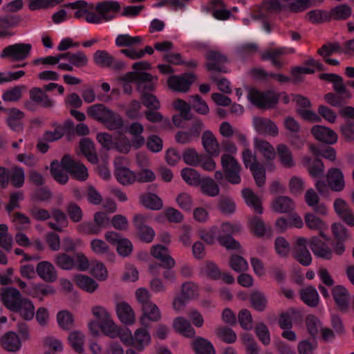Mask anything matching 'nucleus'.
Segmentation results:
<instances>
[{"label":"nucleus","instance_id":"obj_37","mask_svg":"<svg viewBox=\"0 0 354 354\" xmlns=\"http://www.w3.org/2000/svg\"><path fill=\"white\" fill-rule=\"evenodd\" d=\"M109 109L103 104H95L88 107L87 115L93 120L102 123Z\"/></svg>","mask_w":354,"mask_h":354},{"label":"nucleus","instance_id":"obj_12","mask_svg":"<svg viewBox=\"0 0 354 354\" xmlns=\"http://www.w3.org/2000/svg\"><path fill=\"white\" fill-rule=\"evenodd\" d=\"M315 138L328 145L335 144L337 140V134L331 129L322 125H315L311 129Z\"/></svg>","mask_w":354,"mask_h":354},{"label":"nucleus","instance_id":"obj_30","mask_svg":"<svg viewBox=\"0 0 354 354\" xmlns=\"http://www.w3.org/2000/svg\"><path fill=\"white\" fill-rule=\"evenodd\" d=\"M192 347L196 354H216L212 344L201 337H197L194 339Z\"/></svg>","mask_w":354,"mask_h":354},{"label":"nucleus","instance_id":"obj_14","mask_svg":"<svg viewBox=\"0 0 354 354\" xmlns=\"http://www.w3.org/2000/svg\"><path fill=\"white\" fill-rule=\"evenodd\" d=\"M142 315L140 322L143 327L149 328L150 326L149 321L158 322L161 319V314L158 306L150 302L142 307Z\"/></svg>","mask_w":354,"mask_h":354},{"label":"nucleus","instance_id":"obj_39","mask_svg":"<svg viewBox=\"0 0 354 354\" xmlns=\"http://www.w3.org/2000/svg\"><path fill=\"white\" fill-rule=\"evenodd\" d=\"M277 151L279 160L285 167L290 168L295 165L292 152L286 145L279 144L277 147Z\"/></svg>","mask_w":354,"mask_h":354},{"label":"nucleus","instance_id":"obj_55","mask_svg":"<svg viewBox=\"0 0 354 354\" xmlns=\"http://www.w3.org/2000/svg\"><path fill=\"white\" fill-rule=\"evenodd\" d=\"M66 210L70 219L73 222L78 223L82 221L83 218V212L81 207L76 203H68Z\"/></svg>","mask_w":354,"mask_h":354},{"label":"nucleus","instance_id":"obj_13","mask_svg":"<svg viewBox=\"0 0 354 354\" xmlns=\"http://www.w3.org/2000/svg\"><path fill=\"white\" fill-rule=\"evenodd\" d=\"M253 125L255 130L259 134L276 136L279 133V130L275 123L268 118L254 117L253 118Z\"/></svg>","mask_w":354,"mask_h":354},{"label":"nucleus","instance_id":"obj_9","mask_svg":"<svg viewBox=\"0 0 354 354\" xmlns=\"http://www.w3.org/2000/svg\"><path fill=\"white\" fill-rule=\"evenodd\" d=\"M306 244V239L299 237L292 250V257L303 266H308L312 263V257Z\"/></svg>","mask_w":354,"mask_h":354},{"label":"nucleus","instance_id":"obj_32","mask_svg":"<svg viewBox=\"0 0 354 354\" xmlns=\"http://www.w3.org/2000/svg\"><path fill=\"white\" fill-rule=\"evenodd\" d=\"M115 176L118 181L123 185L132 184L136 179V174L126 167H117Z\"/></svg>","mask_w":354,"mask_h":354},{"label":"nucleus","instance_id":"obj_16","mask_svg":"<svg viewBox=\"0 0 354 354\" xmlns=\"http://www.w3.org/2000/svg\"><path fill=\"white\" fill-rule=\"evenodd\" d=\"M326 180L328 187L334 192H341L345 187L343 173L338 168H330L328 171Z\"/></svg>","mask_w":354,"mask_h":354},{"label":"nucleus","instance_id":"obj_63","mask_svg":"<svg viewBox=\"0 0 354 354\" xmlns=\"http://www.w3.org/2000/svg\"><path fill=\"white\" fill-rule=\"evenodd\" d=\"M351 15V8L347 5L336 6L331 10L330 15L335 20H342L348 18Z\"/></svg>","mask_w":354,"mask_h":354},{"label":"nucleus","instance_id":"obj_35","mask_svg":"<svg viewBox=\"0 0 354 354\" xmlns=\"http://www.w3.org/2000/svg\"><path fill=\"white\" fill-rule=\"evenodd\" d=\"M148 77L145 80H139L137 82V91L140 95L143 93H151L155 91L156 82L158 80L157 77L153 76L151 73H146Z\"/></svg>","mask_w":354,"mask_h":354},{"label":"nucleus","instance_id":"obj_5","mask_svg":"<svg viewBox=\"0 0 354 354\" xmlns=\"http://www.w3.org/2000/svg\"><path fill=\"white\" fill-rule=\"evenodd\" d=\"M196 76L193 73H183L180 75H172L167 80L168 86L175 91L187 92Z\"/></svg>","mask_w":354,"mask_h":354},{"label":"nucleus","instance_id":"obj_28","mask_svg":"<svg viewBox=\"0 0 354 354\" xmlns=\"http://www.w3.org/2000/svg\"><path fill=\"white\" fill-rule=\"evenodd\" d=\"M272 208L279 213H290L295 208V203L288 196H281L273 200Z\"/></svg>","mask_w":354,"mask_h":354},{"label":"nucleus","instance_id":"obj_50","mask_svg":"<svg viewBox=\"0 0 354 354\" xmlns=\"http://www.w3.org/2000/svg\"><path fill=\"white\" fill-rule=\"evenodd\" d=\"M183 161L193 167L198 165L203 160V156H200L193 148H189L184 151L183 153Z\"/></svg>","mask_w":354,"mask_h":354},{"label":"nucleus","instance_id":"obj_49","mask_svg":"<svg viewBox=\"0 0 354 354\" xmlns=\"http://www.w3.org/2000/svg\"><path fill=\"white\" fill-rule=\"evenodd\" d=\"M142 203L146 207L153 210H159L162 207L161 198L155 194L143 195Z\"/></svg>","mask_w":354,"mask_h":354},{"label":"nucleus","instance_id":"obj_64","mask_svg":"<svg viewBox=\"0 0 354 354\" xmlns=\"http://www.w3.org/2000/svg\"><path fill=\"white\" fill-rule=\"evenodd\" d=\"M305 322L308 333L313 338H315L319 332V319L314 315H308Z\"/></svg>","mask_w":354,"mask_h":354},{"label":"nucleus","instance_id":"obj_48","mask_svg":"<svg viewBox=\"0 0 354 354\" xmlns=\"http://www.w3.org/2000/svg\"><path fill=\"white\" fill-rule=\"evenodd\" d=\"M61 167V162L57 160H53L50 164V174L57 182L64 185L67 183L68 177L63 172Z\"/></svg>","mask_w":354,"mask_h":354},{"label":"nucleus","instance_id":"obj_8","mask_svg":"<svg viewBox=\"0 0 354 354\" xmlns=\"http://www.w3.org/2000/svg\"><path fill=\"white\" fill-rule=\"evenodd\" d=\"M23 298L19 290L16 288L6 287L0 289V300L11 312Z\"/></svg>","mask_w":354,"mask_h":354},{"label":"nucleus","instance_id":"obj_59","mask_svg":"<svg viewBox=\"0 0 354 354\" xmlns=\"http://www.w3.org/2000/svg\"><path fill=\"white\" fill-rule=\"evenodd\" d=\"M250 170L252 174L256 185L259 187H263L266 179V169L264 166L261 163L257 164V165L250 169Z\"/></svg>","mask_w":354,"mask_h":354},{"label":"nucleus","instance_id":"obj_51","mask_svg":"<svg viewBox=\"0 0 354 354\" xmlns=\"http://www.w3.org/2000/svg\"><path fill=\"white\" fill-rule=\"evenodd\" d=\"M216 336L227 344L234 343L236 340L235 332L227 326H221L216 330Z\"/></svg>","mask_w":354,"mask_h":354},{"label":"nucleus","instance_id":"obj_7","mask_svg":"<svg viewBox=\"0 0 354 354\" xmlns=\"http://www.w3.org/2000/svg\"><path fill=\"white\" fill-rule=\"evenodd\" d=\"M146 217L142 214H136L133 223L136 229V235L139 239L145 243H151L155 236V231L145 225Z\"/></svg>","mask_w":354,"mask_h":354},{"label":"nucleus","instance_id":"obj_6","mask_svg":"<svg viewBox=\"0 0 354 354\" xmlns=\"http://www.w3.org/2000/svg\"><path fill=\"white\" fill-rule=\"evenodd\" d=\"M205 59L207 62L205 67L208 71H216L218 73H227L226 67L224 66L227 62V57L218 51L209 50L205 55Z\"/></svg>","mask_w":354,"mask_h":354},{"label":"nucleus","instance_id":"obj_26","mask_svg":"<svg viewBox=\"0 0 354 354\" xmlns=\"http://www.w3.org/2000/svg\"><path fill=\"white\" fill-rule=\"evenodd\" d=\"M173 328L176 333L188 338L194 337L196 334L191 323L183 317H176L174 320Z\"/></svg>","mask_w":354,"mask_h":354},{"label":"nucleus","instance_id":"obj_15","mask_svg":"<svg viewBox=\"0 0 354 354\" xmlns=\"http://www.w3.org/2000/svg\"><path fill=\"white\" fill-rule=\"evenodd\" d=\"M332 296L338 309L344 313L348 311L350 295L345 287L341 285L335 286L331 291Z\"/></svg>","mask_w":354,"mask_h":354},{"label":"nucleus","instance_id":"obj_31","mask_svg":"<svg viewBox=\"0 0 354 354\" xmlns=\"http://www.w3.org/2000/svg\"><path fill=\"white\" fill-rule=\"evenodd\" d=\"M242 196L246 204L252 207L255 212L261 214L263 213V207L259 197L250 188H245L241 192Z\"/></svg>","mask_w":354,"mask_h":354},{"label":"nucleus","instance_id":"obj_60","mask_svg":"<svg viewBox=\"0 0 354 354\" xmlns=\"http://www.w3.org/2000/svg\"><path fill=\"white\" fill-rule=\"evenodd\" d=\"M147 77H148V75H146V72L131 71L119 77L118 81L122 83L128 82L129 84H130V82H135L137 84L139 80H145Z\"/></svg>","mask_w":354,"mask_h":354},{"label":"nucleus","instance_id":"obj_34","mask_svg":"<svg viewBox=\"0 0 354 354\" xmlns=\"http://www.w3.org/2000/svg\"><path fill=\"white\" fill-rule=\"evenodd\" d=\"M254 147L256 149L259 150L268 160H272L276 156L274 147L266 140L255 138Z\"/></svg>","mask_w":354,"mask_h":354},{"label":"nucleus","instance_id":"obj_42","mask_svg":"<svg viewBox=\"0 0 354 354\" xmlns=\"http://www.w3.org/2000/svg\"><path fill=\"white\" fill-rule=\"evenodd\" d=\"M147 328L144 327L137 329L133 337L135 346L140 351H141L144 346L148 344L151 340L150 335Z\"/></svg>","mask_w":354,"mask_h":354},{"label":"nucleus","instance_id":"obj_41","mask_svg":"<svg viewBox=\"0 0 354 354\" xmlns=\"http://www.w3.org/2000/svg\"><path fill=\"white\" fill-rule=\"evenodd\" d=\"M68 342L73 348L77 353H82L84 351L85 337L80 330H74L70 333L68 337Z\"/></svg>","mask_w":354,"mask_h":354},{"label":"nucleus","instance_id":"obj_61","mask_svg":"<svg viewBox=\"0 0 354 354\" xmlns=\"http://www.w3.org/2000/svg\"><path fill=\"white\" fill-rule=\"evenodd\" d=\"M24 88V86H16L8 89L3 93L2 99L6 102H17L21 98Z\"/></svg>","mask_w":354,"mask_h":354},{"label":"nucleus","instance_id":"obj_18","mask_svg":"<svg viewBox=\"0 0 354 354\" xmlns=\"http://www.w3.org/2000/svg\"><path fill=\"white\" fill-rule=\"evenodd\" d=\"M36 272L39 277L47 283H53L57 279V271L54 266L48 261L39 262L37 265Z\"/></svg>","mask_w":354,"mask_h":354},{"label":"nucleus","instance_id":"obj_58","mask_svg":"<svg viewBox=\"0 0 354 354\" xmlns=\"http://www.w3.org/2000/svg\"><path fill=\"white\" fill-rule=\"evenodd\" d=\"M141 103L147 110L160 109V103L156 95L152 93H143L140 96Z\"/></svg>","mask_w":354,"mask_h":354},{"label":"nucleus","instance_id":"obj_57","mask_svg":"<svg viewBox=\"0 0 354 354\" xmlns=\"http://www.w3.org/2000/svg\"><path fill=\"white\" fill-rule=\"evenodd\" d=\"M218 206L221 212L225 214H231L236 209L234 202L230 197L223 195L219 197Z\"/></svg>","mask_w":354,"mask_h":354},{"label":"nucleus","instance_id":"obj_11","mask_svg":"<svg viewBox=\"0 0 354 354\" xmlns=\"http://www.w3.org/2000/svg\"><path fill=\"white\" fill-rule=\"evenodd\" d=\"M150 253L155 259L160 261L162 268L170 270L175 266L176 261L169 254L167 247L157 244L151 247Z\"/></svg>","mask_w":354,"mask_h":354},{"label":"nucleus","instance_id":"obj_56","mask_svg":"<svg viewBox=\"0 0 354 354\" xmlns=\"http://www.w3.org/2000/svg\"><path fill=\"white\" fill-rule=\"evenodd\" d=\"M230 266L237 272H245L248 268V264L246 260L241 256L233 254L230 259Z\"/></svg>","mask_w":354,"mask_h":354},{"label":"nucleus","instance_id":"obj_33","mask_svg":"<svg viewBox=\"0 0 354 354\" xmlns=\"http://www.w3.org/2000/svg\"><path fill=\"white\" fill-rule=\"evenodd\" d=\"M199 185L202 193L208 196L214 197L219 195L220 188L218 184L209 177L202 178Z\"/></svg>","mask_w":354,"mask_h":354},{"label":"nucleus","instance_id":"obj_3","mask_svg":"<svg viewBox=\"0 0 354 354\" xmlns=\"http://www.w3.org/2000/svg\"><path fill=\"white\" fill-rule=\"evenodd\" d=\"M61 165L73 178L79 180H85L88 176L86 167L81 162L73 160L69 155H64L62 157Z\"/></svg>","mask_w":354,"mask_h":354},{"label":"nucleus","instance_id":"obj_24","mask_svg":"<svg viewBox=\"0 0 354 354\" xmlns=\"http://www.w3.org/2000/svg\"><path fill=\"white\" fill-rule=\"evenodd\" d=\"M30 99L37 104L44 107L50 108L53 105V101L46 92L41 88L33 87L29 91Z\"/></svg>","mask_w":354,"mask_h":354},{"label":"nucleus","instance_id":"obj_54","mask_svg":"<svg viewBox=\"0 0 354 354\" xmlns=\"http://www.w3.org/2000/svg\"><path fill=\"white\" fill-rule=\"evenodd\" d=\"M9 179L11 184L17 188L22 187L24 183L25 176L24 171L22 168L15 166L10 171Z\"/></svg>","mask_w":354,"mask_h":354},{"label":"nucleus","instance_id":"obj_43","mask_svg":"<svg viewBox=\"0 0 354 354\" xmlns=\"http://www.w3.org/2000/svg\"><path fill=\"white\" fill-rule=\"evenodd\" d=\"M310 151L316 156H322L330 161H335L336 159V151L334 148L327 146L326 147H319L315 145H309Z\"/></svg>","mask_w":354,"mask_h":354},{"label":"nucleus","instance_id":"obj_4","mask_svg":"<svg viewBox=\"0 0 354 354\" xmlns=\"http://www.w3.org/2000/svg\"><path fill=\"white\" fill-rule=\"evenodd\" d=\"M32 46L30 44L19 43L6 47L1 53V58H12L15 61H22L30 54Z\"/></svg>","mask_w":354,"mask_h":354},{"label":"nucleus","instance_id":"obj_53","mask_svg":"<svg viewBox=\"0 0 354 354\" xmlns=\"http://www.w3.org/2000/svg\"><path fill=\"white\" fill-rule=\"evenodd\" d=\"M324 98L328 104L333 106L342 107L346 103V101L351 97H346L345 95L335 92L326 93Z\"/></svg>","mask_w":354,"mask_h":354},{"label":"nucleus","instance_id":"obj_45","mask_svg":"<svg viewBox=\"0 0 354 354\" xmlns=\"http://www.w3.org/2000/svg\"><path fill=\"white\" fill-rule=\"evenodd\" d=\"M95 63L101 67H111L113 63L114 57L104 50H98L93 54Z\"/></svg>","mask_w":354,"mask_h":354},{"label":"nucleus","instance_id":"obj_36","mask_svg":"<svg viewBox=\"0 0 354 354\" xmlns=\"http://www.w3.org/2000/svg\"><path fill=\"white\" fill-rule=\"evenodd\" d=\"M8 113L7 122L9 127L14 131H21L22 125L20 120L24 117V113L16 108H12L9 109Z\"/></svg>","mask_w":354,"mask_h":354},{"label":"nucleus","instance_id":"obj_46","mask_svg":"<svg viewBox=\"0 0 354 354\" xmlns=\"http://www.w3.org/2000/svg\"><path fill=\"white\" fill-rule=\"evenodd\" d=\"M248 225L250 230L257 237L264 236L266 233V225L263 221L257 216H253L248 220Z\"/></svg>","mask_w":354,"mask_h":354},{"label":"nucleus","instance_id":"obj_47","mask_svg":"<svg viewBox=\"0 0 354 354\" xmlns=\"http://www.w3.org/2000/svg\"><path fill=\"white\" fill-rule=\"evenodd\" d=\"M55 265L62 270H69L74 268V259L66 253H58L55 256Z\"/></svg>","mask_w":354,"mask_h":354},{"label":"nucleus","instance_id":"obj_27","mask_svg":"<svg viewBox=\"0 0 354 354\" xmlns=\"http://www.w3.org/2000/svg\"><path fill=\"white\" fill-rule=\"evenodd\" d=\"M305 201L307 205L313 207V210L319 214L324 215L327 212V208L323 203H319V197L315 191L310 188L305 194Z\"/></svg>","mask_w":354,"mask_h":354},{"label":"nucleus","instance_id":"obj_2","mask_svg":"<svg viewBox=\"0 0 354 354\" xmlns=\"http://www.w3.org/2000/svg\"><path fill=\"white\" fill-rule=\"evenodd\" d=\"M221 163L226 180L231 184L240 183L241 167L237 160L232 155L225 153L221 156Z\"/></svg>","mask_w":354,"mask_h":354},{"label":"nucleus","instance_id":"obj_62","mask_svg":"<svg viewBox=\"0 0 354 354\" xmlns=\"http://www.w3.org/2000/svg\"><path fill=\"white\" fill-rule=\"evenodd\" d=\"M142 41V37H131L129 35H120L117 37L115 44L118 46L131 47L132 45L140 44Z\"/></svg>","mask_w":354,"mask_h":354},{"label":"nucleus","instance_id":"obj_22","mask_svg":"<svg viewBox=\"0 0 354 354\" xmlns=\"http://www.w3.org/2000/svg\"><path fill=\"white\" fill-rule=\"evenodd\" d=\"M115 310L119 319L122 323L131 325L135 322V313L131 306L122 301L116 304Z\"/></svg>","mask_w":354,"mask_h":354},{"label":"nucleus","instance_id":"obj_10","mask_svg":"<svg viewBox=\"0 0 354 354\" xmlns=\"http://www.w3.org/2000/svg\"><path fill=\"white\" fill-rule=\"evenodd\" d=\"M95 9L102 19L110 21L120 12L121 6L118 1H104L97 3Z\"/></svg>","mask_w":354,"mask_h":354},{"label":"nucleus","instance_id":"obj_25","mask_svg":"<svg viewBox=\"0 0 354 354\" xmlns=\"http://www.w3.org/2000/svg\"><path fill=\"white\" fill-rule=\"evenodd\" d=\"M299 295L301 301L309 307L315 308L319 305V295L314 286H308L301 289Z\"/></svg>","mask_w":354,"mask_h":354},{"label":"nucleus","instance_id":"obj_20","mask_svg":"<svg viewBox=\"0 0 354 354\" xmlns=\"http://www.w3.org/2000/svg\"><path fill=\"white\" fill-rule=\"evenodd\" d=\"M12 312L18 313L25 321H30L35 316V306L31 300L24 297Z\"/></svg>","mask_w":354,"mask_h":354},{"label":"nucleus","instance_id":"obj_19","mask_svg":"<svg viewBox=\"0 0 354 354\" xmlns=\"http://www.w3.org/2000/svg\"><path fill=\"white\" fill-rule=\"evenodd\" d=\"M311 250L315 256L325 259L332 258V252L328 245L317 236H313L309 241Z\"/></svg>","mask_w":354,"mask_h":354},{"label":"nucleus","instance_id":"obj_23","mask_svg":"<svg viewBox=\"0 0 354 354\" xmlns=\"http://www.w3.org/2000/svg\"><path fill=\"white\" fill-rule=\"evenodd\" d=\"M1 344L5 350L9 352H16L21 346L19 337L12 331H8L2 336Z\"/></svg>","mask_w":354,"mask_h":354},{"label":"nucleus","instance_id":"obj_17","mask_svg":"<svg viewBox=\"0 0 354 354\" xmlns=\"http://www.w3.org/2000/svg\"><path fill=\"white\" fill-rule=\"evenodd\" d=\"M25 292L34 298H38L40 301H42L44 297L54 295L55 290L50 285L38 283H31L30 286L25 290Z\"/></svg>","mask_w":354,"mask_h":354},{"label":"nucleus","instance_id":"obj_21","mask_svg":"<svg viewBox=\"0 0 354 354\" xmlns=\"http://www.w3.org/2000/svg\"><path fill=\"white\" fill-rule=\"evenodd\" d=\"M202 145L205 151L212 156H218L220 153L219 144L212 133L207 130L202 135Z\"/></svg>","mask_w":354,"mask_h":354},{"label":"nucleus","instance_id":"obj_1","mask_svg":"<svg viewBox=\"0 0 354 354\" xmlns=\"http://www.w3.org/2000/svg\"><path fill=\"white\" fill-rule=\"evenodd\" d=\"M248 97L253 105L260 109H272L279 103L280 93H277L272 90L261 92L252 88L249 90Z\"/></svg>","mask_w":354,"mask_h":354},{"label":"nucleus","instance_id":"obj_40","mask_svg":"<svg viewBox=\"0 0 354 354\" xmlns=\"http://www.w3.org/2000/svg\"><path fill=\"white\" fill-rule=\"evenodd\" d=\"M183 179L189 185L198 186L201 183L202 178L199 173L194 169L186 167L180 172Z\"/></svg>","mask_w":354,"mask_h":354},{"label":"nucleus","instance_id":"obj_29","mask_svg":"<svg viewBox=\"0 0 354 354\" xmlns=\"http://www.w3.org/2000/svg\"><path fill=\"white\" fill-rule=\"evenodd\" d=\"M102 124L110 131L119 130L122 129L124 120L119 113L109 109Z\"/></svg>","mask_w":354,"mask_h":354},{"label":"nucleus","instance_id":"obj_52","mask_svg":"<svg viewBox=\"0 0 354 354\" xmlns=\"http://www.w3.org/2000/svg\"><path fill=\"white\" fill-rule=\"evenodd\" d=\"M57 319L59 326L64 330H70L73 326V315L66 310L59 311Z\"/></svg>","mask_w":354,"mask_h":354},{"label":"nucleus","instance_id":"obj_38","mask_svg":"<svg viewBox=\"0 0 354 354\" xmlns=\"http://www.w3.org/2000/svg\"><path fill=\"white\" fill-rule=\"evenodd\" d=\"M75 281L79 288L88 292H93L98 287V283L94 279L83 274L76 275Z\"/></svg>","mask_w":354,"mask_h":354},{"label":"nucleus","instance_id":"obj_44","mask_svg":"<svg viewBox=\"0 0 354 354\" xmlns=\"http://www.w3.org/2000/svg\"><path fill=\"white\" fill-rule=\"evenodd\" d=\"M251 306L257 311H263L268 304L265 295L260 291H254L250 295Z\"/></svg>","mask_w":354,"mask_h":354}]
</instances>
